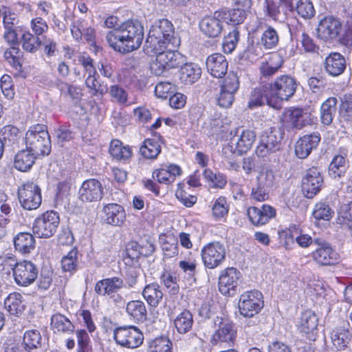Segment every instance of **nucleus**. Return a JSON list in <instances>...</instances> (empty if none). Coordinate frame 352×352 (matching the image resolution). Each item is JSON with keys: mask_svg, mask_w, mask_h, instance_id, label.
<instances>
[{"mask_svg": "<svg viewBox=\"0 0 352 352\" xmlns=\"http://www.w3.org/2000/svg\"><path fill=\"white\" fill-rule=\"evenodd\" d=\"M144 36V27L141 22L128 20L118 28L108 32L106 39L115 51L126 54L139 49Z\"/></svg>", "mask_w": 352, "mask_h": 352, "instance_id": "obj_1", "label": "nucleus"}, {"mask_svg": "<svg viewBox=\"0 0 352 352\" xmlns=\"http://www.w3.org/2000/svg\"><path fill=\"white\" fill-rule=\"evenodd\" d=\"M180 43L173 23L162 19L151 25L144 45L145 53L165 50L167 47H177Z\"/></svg>", "mask_w": 352, "mask_h": 352, "instance_id": "obj_2", "label": "nucleus"}, {"mask_svg": "<svg viewBox=\"0 0 352 352\" xmlns=\"http://www.w3.org/2000/svg\"><path fill=\"white\" fill-rule=\"evenodd\" d=\"M25 142L26 148L38 156L47 155L50 153V137L44 124L30 126L26 132Z\"/></svg>", "mask_w": 352, "mask_h": 352, "instance_id": "obj_3", "label": "nucleus"}, {"mask_svg": "<svg viewBox=\"0 0 352 352\" xmlns=\"http://www.w3.org/2000/svg\"><path fill=\"white\" fill-rule=\"evenodd\" d=\"M250 22L246 24L248 31V46L243 52V58L251 63L256 62L263 55L262 48L258 43V30L261 24L258 18L250 12Z\"/></svg>", "mask_w": 352, "mask_h": 352, "instance_id": "obj_4", "label": "nucleus"}, {"mask_svg": "<svg viewBox=\"0 0 352 352\" xmlns=\"http://www.w3.org/2000/svg\"><path fill=\"white\" fill-rule=\"evenodd\" d=\"M59 223V214L54 210H48L34 219L32 231L38 238L49 239L56 232Z\"/></svg>", "mask_w": 352, "mask_h": 352, "instance_id": "obj_5", "label": "nucleus"}, {"mask_svg": "<svg viewBox=\"0 0 352 352\" xmlns=\"http://www.w3.org/2000/svg\"><path fill=\"white\" fill-rule=\"evenodd\" d=\"M176 47H167L165 50L146 53L148 55H156L155 60L151 63V70L156 76L162 75L166 71L179 66V54L175 52Z\"/></svg>", "mask_w": 352, "mask_h": 352, "instance_id": "obj_6", "label": "nucleus"}, {"mask_svg": "<svg viewBox=\"0 0 352 352\" xmlns=\"http://www.w3.org/2000/svg\"><path fill=\"white\" fill-rule=\"evenodd\" d=\"M214 324L218 329L214 332L210 339L212 345L219 346H230L234 342L236 331L233 324L221 316L214 318Z\"/></svg>", "mask_w": 352, "mask_h": 352, "instance_id": "obj_7", "label": "nucleus"}, {"mask_svg": "<svg viewBox=\"0 0 352 352\" xmlns=\"http://www.w3.org/2000/svg\"><path fill=\"white\" fill-rule=\"evenodd\" d=\"M113 338L117 344L121 346L135 349L142 344L144 336L138 327L124 326L114 330Z\"/></svg>", "mask_w": 352, "mask_h": 352, "instance_id": "obj_8", "label": "nucleus"}, {"mask_svg": "<svg viewBox=\"0 0 352 352\" xmlns=\"http://www.w3.org/2000/svg\"><path fill=\"white\" fill-rule=\"evenodd\" d=\"M271 98L287 100L295 93L297 84L296 80L287 75L276 78L274 82L267 85Z\"/></svg>", "mask_w": 352, "mask_h": 352, "instance_id": "obj_9", "label": "nucleus"}, {"mask_svg": "<svg viewBox=\"0 0 352 352\" xmlns=\"http://www.w3.org/2000/svg\"><path fill=\"white\" fill-rule=\"evenodd\" d=\"M18 196L21 206L25 210H36L41 204V189L32 182H27L19 188Z\"/></svg>", "mask_w": 352, "mask_h": 352, "instance_id": "obj_10", "label": "nucleus"}, {"mask_svg": "<svg viewBox=\"0 0 352 352\" xmlns=\"http://www.w3.org/2000/svg\"><path fill=\"white\" fill-rule=\"evenodd\" d=\"M239 76L233 71L229 73L224 80L220 92L216 95L217 104L222 108L230 107L234 100V94L239 88Z\"/></svg>", "mask_w": 352, "mask_h": 352, "instance_id": "obj_11", "label": "nucleus"}, {"mask_svg": "<svg viewBox=\"0 0 352 352\" xmlns=\"http://www.w3.org/2000/svg\"><path fill=\"white\" fill-rule=\"evenodd\" d=\"M264 302L263 295L258 290H252L243 294V317L250 318L248 326L256 325L258 322L255 316L263 308Z\"/></svg>", "mask_w": 352, "mask_h": 352, "instance_id": "obj_12", "label": "nucleus"}, {"mask_svg": "<svg viewBox=\"0 0 352 352\" xmlns=\"http://www.w3.org/2000/svg\"><path fill=\"white\" fill-rule=\"evenodd\" d=\"M204 265L209 269L218 267L224 261L226 250L219 242H212L203 247L201 252Z\"/></svg>", "mask_w": 352, "mask_h": 352, "instance_id": "obj_13", "label": "nucleus"}, {"mask_svg": "<svg viewBox=\"0 0 352 352\" xmlns=\"http://www.w3.org/2000/svg\"><path fill=\"white\" fill-rule=\"evenodd\" d=\"M38 267L34 263L24 260L18 263L14 268L13 276L16 285L28 287L38 278Z\"/></svg>", "mask_w": 352, "mask_h": 352, "instance_id": "obj_14", "label": "nucleus"}, {"mask_svg": "<svg viewBox=\"0 0 352 352\" xmlns=\"http://www.w3.org/2000/svg\"><path fill=\"white\" fill-rule=\"evenodd\" d=\"M316 249L311 253L313 260L320 265H331L338 261V254L332 248L331 245L319 238H315Z\"/></svg>", "mask_w": 352, "mask_h": 352, "instance_id": "obj_15", "label": "nucleus"}, {"mask_svg": "<svg viewBox=\"0 0 352 352\" xmlns=\"http://www.w3.org/2000/svg\"><path fill=\"white\" fill-rule=\"evenodd\" d=\"M281 138L280 132L278 129H273L264 132L261 136L259 144L256 147V155L263 157L278 151Z\"/></svg>", "mask_w": 352, "mask_h": 352, "instance_id": "obj_16", "label": "nucleus"}, {"mask_svg": "<svg viewBox=\"0 0 352 352\" xmlns=\"http://www.w3.org/2000/svg\"><path fill=\"white\" fill-rule=\"evenodd\" d=\"M323 183V177L317 168L308 169L302 179V188L305 197L312 199L320 192Z\"/></svg>", "mask_w": 352, "mask_h": 352, "instance_id": "obj_17", "label": "nucleus"}, {"mask_svg": "<svg viewBox=\"0 0 352 352\" xmlns=\"http://www.w3.org/2000/svg\"><path fill=\"white\" fill-rule=\"evenodd\" d=\"M240 277V272L234 267L223 270L219 278V292L225 296H234L236 292Z\"/></svg>", "mask_w": 352, "mask_h": 352, "instance_id": "obj_18", "label": "nucleus"}, {"mask_svg": "<svg viewBox=\"0 0 352 352\" xmlns=\"http://www.w3.org/2000/svg\"><path fill=\"white\" fill-rule=\"evenodd\" d=\"M102 186L98 180L95 179L85 181L78 190V197L82 202L98 201L102 199Z\"/></svg>", "mask_w": 352, "mask_h": 352, "instance_id": "obj_19", "label": "nucleus"}, {"mask_svg": "<svg viewBox=\"0 0 352 352\" xmlns=\"http://www.w3.org/2000/svg\"><path fill=\"white\" fill-rule=\"evenodd\" d=\"M206 66L212 76L222 78L228 72V62L222 54L214 53L206 58Z\"/></svg>", "mask_w": 352, "mask_h": 352, "instance_id": "obj_20", "label": "nucleus"}, {"mask_svg": "<svg viewBox=\"0 0 352 352\" xmlns=\"http://www.w3.org/2000/svg\"><path fill=\"white\" fill-rule=\"evenodd\" d=\"M276 214L275 208L267 204L263 205L261 208L250 207L247 210L250 221L256 226L267 223L270 219L275 217Z\"/></svg>", "mask_w": 352, "mask_h": 352, "instance_id": "obj_21", "label": "nucleus"}, {"mask_svg": "<svg viewBox=\"0 0 352 352\" xmlns=\"http://www.w3.org/2000/svg\"><path fill=\"white\" fill-rule=\"evenodd\" d=\"M320 135L318 132L305 135L300 138L295 146V153L300 159L307 157L313 149L316 148L320 142Z\"/></svg>", "mask_w": 352, "mask_h": 352, "instance_id": "obj_22", "label": "nucleus"}, {"mask_svg": "<svg viewBox=\"0 0 352 352\" xmlns=\"http://www.w3.org/2000/svg\"><path fill=\"white\" fill-rule=\"evenodd\" d=\"M347 151L342 149L340 153L336 155L328 168V175L334 179H338L344 176L349 168V160H347Z\"/></svg>", "mask_w": 352, "mask_h": 352, "instance_id": "obj_23", "label": "nucleus"}, {"mask_svg": "<svg viewBox=\"0 0 352 352\" xmlns=\"http://www.w3.org/2000/svg\"><path fill=\"white\" fill-rule=\"evenodd\" d=\"M341 28L340 21L332 16L322 19L318 26V36L322 40L333 39L338 36Z\"/></svg>", "mask_w": 352, "mask_h": 352, "instance_id": "obj_24", "label": "nucleus"}, {"mask_svg": "<svg viewBox=\"0 0 352 352\" xmlns=\"http://www.w3.org/2000/svg\"><path fill=\"white\" fill-rule=\"evenodd\" d=\"M102 212L104 221L114 226H121L126 219L124 208L117 204H109L103 206Z\"/></svg>", "mask_w": 352, "mask_h": 352, "instance_id": "obj_25", "label": "nucleus"}, {"mask_svg": "<svg viewBox=\"0 0 352 352\" xmlns=\"http://www.w3.org/2000/svg\"><path fill=\"white\" fill-rule=\"evenodd\" d=\"M318 318L316 315L310 310L304 311L300 317V321L298 325V330L307 336L310 340H314L318 331Z\"/></svg>", "mask_w": 352, "mask_h": 352, "instance_id": "obj_26", "label": "nucleus"}, {"mask_svg": "<svg viewBox=\"0 0 352 352\" xmlns=\"http://www.w3.org/2000/svg\"><path fill=\"white\" fill-rule=\"evenodd\" d=\"M346 66L344 56L338 52H332L326 57L324 62V70L331 76H338L345 70Z\"/></svg>", "mask_w": 352, "mask_h": 352, "instance_id": "obj_27", "label": "nucleus"}, {"mask_svg": "<svg viewBox=\"0 0 352 352\" xmlns=\"http://www.w3.org/2000/svg\"><path fill=\"white\" fill-rule=\"evenodd\" d=\"M124 285L122 279L114 276L98 281L94 290L98 295L110 296L117 293Z\"/></svg>", "mask_w": 352, "mask_h": 352, "instance_id": "obj_28", "label": "nucleus"}, {"mask_svg": "<svg viewBox=\"0 0 352 352\" xmlns=\"http://www.w3.org/2000/svg\"><path fill=\"white\" fill-rule=\"evenodd\" d=\"M221 14L216 11L212 17H205L201 21L200 30L208 37H216L220 34L222 30Z\"/></svg>", "mask_w": 352, "mask_h": 352, "instance_id": "obj_29", "label": "nucleus"}, {"mask_svg": "<svg viewBox=\"0 0 352 352\" xmlns=\"http://www.w3.org/2000/svg\"><path fill=\"white\" fill-rule=\"evenodd\" d=\"M265 102L272 106V98L270 96L268 87L263 85L252 90L248 102V107L250 109H254L263 106Z\"/></svg>", "mask_w": 352, "mask_h": 352, "instance_id": "obj_30", "label": "nucleus"}, {"mask_svg": "<svg viewBox=\"0 0 352 352\" xmlns=\"http://www.w3.org/2000/svg\"><path fill=\"white\" fill-rule=\"evenodd\" d=\"M182 173L181 168L176 164H170L157 169L153 173V178H156L161 184H169L173 183L177 176Z\"/></svg>", "mask_w": 352, "mask_h": 352, "instance_id": "obj_31", "label": "nucleus"}, {"mask_svg": "<svg viewBox=\"0 0 352 352\" xmlns=\"http://www.w3.org/2000/svg\"><path fill=\"white\" fill-rule=\"evenodd\" d=\"M142 295L148 305L153 308L160 305L164 296L161 287L156 283H149L144 286Z\"/></svg>", "mask_w": 352, "mask_h": 352, "instance_id": "obj_32", "label": "nucleus"}, {"mask_svg": "<svg viewBox=\"0 0 352 352\" xmlns=\"http://www.w3.org/2000/svg\"><path fill=\"white\" fill-rule=\"evenodd\" d=\"M34 236L29 232H20L14 238V245L16 251L23 254L30 253L35 248Z\"/></svg>", "mask_w": 352, "mask_h": 352, "instance_id": "obj_33", "label": "nucleus"}, {"mask_svg": "<svg viewBox=\"0 0 352 352\" xmlns=\"http://www.w3.org/2000/svg\"><path fill=\"white\" fill-rule=\"evenodd\" d=\"M126 311L137 322H143L147 319V309L142 300H133L128 302L126 305Z\"/></svg>", "mask_w": 352, "mask_h": 352, "instance_id": "obj_34", "label": "nucleus"}, {"mask_svg": "<svg viewBox=\"0 0 352 352\" xmlns=\"http://www.w3.org/2000/svg\"><path fill=\"white\" fill-rule=\"evenodd\" d=\"M51 327L55 333L70 334L75 330V327L71 320L60 313L52 315Z\"/></svg>", "mask_w": 352, "mask_h": 352, "instance_id": "obj_35", "label": "nucleus"}, {"mask_svg": "<svg viewBox=\"0 0 352 352\" xmlns=\"http://www.w3.org/2000/svg\"><path fill=\"white\" fill-rule=\"evenodd\" d=\"M36 156V154H34L27 148L25 150H21L15 155L14 167L20 171H27L34 164Z\"/></svg>", "mask_w": 352, "mask_h": 352, "instance_id": "obj_36", "label": "nucleus"}, {"mask_svg": "<svg viewBox=\"0 0 352 352\" xmlns=\"http://www.w3.org/2000/svg\"><path fill=\"white\" fill-rule=\"evenodd\" d=\"M4 306L8 311L14 316L21 314L25 307L22 295L16 292L8 295L4 300Z\"/></svg>", "mask_w": 352, "mask_h": 352, "instance_id": "obj_37", "label": "nucleus"}, {"mask_svg": "<svg viewBox=\"0 0 352 352\" xmlns=\"http://www.w3.org/2000/svg\"><path fill=\"white\" fill-rule=\"evenodd\" d=\"M201 69L197 65L186 63L179 71V78L185 84H192L201 76Z\"/></svg>", "mask_w": 352, "mask_h": 352, "instance_id": "obj_38", "label": "nucleus"}, {"mask_svg": "<svg viewBox=\"0 0 352 352\" xmlns=\"http://www.w3.org/2000/svg\"><path fill=\"white\" fill-rule=\"evenodd\" d=\"M193 324V317L191 312L184 309L174 319V325L178 333L185 334L190 331Z\"/></svg>", "mask_w": 352, "mask_h": 352, "instance_id": "obj_39", "label": "nucleus"}, {"mask_svg": "<svg viewBox=\"0 0 352 352\" xmlns=\"http://www.w3.org/2000/svg\"><path fill=\"white\" fill-rule=\"evenodd\" d=\"M109 151L117 160H126L132 155L131 148L129 146H124L119 140H113L111 142Z\"/></svg>", "mask_w": 352, "mask_h": 352, "instance_id": "obj_40", "label": "nucleus"}, {"mask_svg": "<svg viewBox=\"0 0 352 352\" xmlns=\"http://www.w3.org/2000/svg\"><path fill=\"white\" fill-rule=\"evenodd\" d=\"M350 340L351 333L344 326L337 327L331 333V341L338 350L345 349Z\"/></svg>", "mask_w": 352, "mask_h": 352, "instance_id": "obj_41", "label": "nucleus"}, {"mask_svg": "<svg viewBox=\"0 0 352 352\" xmlns=\"http://www.w3.org/2000/svg\"><path fill=\"white\" fill-rule=\"evenodd\" d=\"M337 99L329 98L322 104L320 109L321 122L324 125H329L333 119L336 112Z\"/></svg>", "mask_w": 352, "mask_h": 352, "instance_id": "obj_42", "label": "nucleus"}, {"mask_svg": "<svg viewBox=\"0 0 352 352\" xmlns=\"http://www.w3.org/2000/svg\"><path fill=\"white\" fill-rule=\"evenodd\" d=\"M41 342L42 336L38 329L27 330L23 334V345L26 351L41 347Z\"/></svg>", "mask_w": 352, "mask_h": 352, "instance_id": "obj_43", "label": "nucleus"}, {"mask_svg": "<svg viewBox=\"0 0 352 352\" xmlns=\"http://www.w3.org/2000/svg\"><path fill=\"white\" fill-rule=\"evenodd\" d=\"M283 60L278 54L271 55L269 61L262 62L260 66L261 74L265 76L274 75L282 66Z\"/></svg>", "mask_w": 352, "mask_h": 352, "instance_id": "obj_44", "label": "nucleus"}, {"mask_svg": "<svg viewBox=\"0 0 352 352\" xmlns=\"http://www.w3.org/2000/svg\"><path fill=\"white\" fill-rule=\"evenodd\" d=\"M235 3L237 8L228 11H219L221 14L222 21L234 26V28H236V25H239L242 23V10L239 7V1L236 0Z\"/></svg>", "mask_w": 352, "mask_h": 352, "instance_id": "obj_45", "label": "nucleus"}, {"mask_svg": "<svg viewBox=\"0 0 352 352\" xmlns=\"http://www.w3.org/2000/svg\"><path fill=\"white\" fill-rule=\"evenodd\" d=\"M160 152L159 142L153 139H146L140 148V155L146 159H155Z\"/></svg>", "mask_w": 352, "mask_h": 352, "instance_id": "obj_46", "label": "nucleus"}, {"mask_svg": "<svg viewBox=\"0 0 352 352\" xmlns=\"http://www.w3.org/2000/svg\"><path fill=\"white\" fill-rule=\"evenodd\" d=\"M21 43L23 50L33 54L41 46L42 41L30 32H25L21 36Z\"/></svg>", "mask_w": 352, "mask_h": 352, "instance_id": "obj_47", "label": "nucleus"}, {"mask_svg": "<svg viewBox=\"0 0 352 352\" xmlns=\"http://www.w3.org/2000/svg\"><path fill=\"white\" fill-rule=\"evenodd\" d=\"M22 56L23 52L20 50L19 46H11L4 52L5 59L17 71H20L22 68Z\"/></svg>", "mask_w": 352, "mask_h": 352, "instance_id": "obj_48", "label": "nucleus"}, {"mask_svg": "<svg viewBox=\"0 0 352 352\" xmlns=\"http://www.w3.org/2000/svg\"><path fill=\"white\" fill-rule=\"evenodd\" d=\"M56 87L60 91L61 95L69 96L75 103L78 102L81 98L82 93L80 89L76 86H74L62 80H58L56 82Z\"/></svg>", "mask_w": 352, "mask_h": 352, "instance_id": "obj_49", "label": "nucleus"}, {"mask_svg": "<svg viewBox=\"0 0 352 352\" xmlns=\"http://www.w3.org/2000/svg\"><path fill=\"white\" fill-rule=\"evenodd\" d=\"M294 11L303 19H310L314 16L316 10L311 0H298L294 6Z\"/></svg>", "mask_w": 352, "mask_h": 352, "instance_id": "obj_50", "label": "nucleus"}, {"mask_svg": "<svg viewBox=\"0 0 352 352\" xmlns=\"http://www.w3.org/2000/svg\"><path fill=\"white\" fill-rule=\"evenodd\" d=\"M19 129L12 126L7 125L0 130V140L5 142V146H12L17 142L19 139Z\"/></svg>", "mask_w": 352, "mask_h": 352, "instance_id": "obj_51", "label": "nucleus"}, {"mask_svg": "<svg viewBox=\"0 0 352 352\" xmlns=\"http://www.w3.org/2000/svg\"><path fill=\"white\" fill-rule=\"evenodd\" d=\"M85 85L93 96L102 97L108 91L107 86L100 84L96 76H87Z\"/></svg>", "mask_w": 352, "mask_h": 352, "instance_id": "obj_52", "label": "nucleus"}, {"mask_svg": "<svg viewBox=\"0 0 352 352\" xmlns=\"http://www.w3.org/2000/svg\"><path fill=\"white\" fill-rule=\"evenodd\" d=\"M334 212L329 205L325 202L317 203L314 208L312 215L316 220L329 221L333 216Z\"/></svg>", "mask_w": 352, "mask_h": 352, "instance_id": "obj_53", "label": "nucleus"}, {"mask_svg": "<svg viewBox=\"0 0 352 352\" xmlns=\"http://www.w3.org/2000/svg\"><path fill=\"white\" fill-rule=\"evenodd\" d=\"M111 97V100L118 104H126L128 102V92L119 85H111L107 91Z\"/></svg>", "mask_w": 352, "mask_h": 352, "instance_id": "obj_54", "label": "nucleus"}, {"mask_svg": "<svg viewBox=\"0 0 352 352\" xmlns=\"http://www.w3.org/2000/svg\"><path fill=\"white\" fill-rule=\"evenodd\" d=\"M290 121L293 126L297 129H301L309 123L310 116L303 112L301 109H293L289 111Z\"/></svg>", "mask_w": 352, "mask_h": 352, "instance_id": "obj_55", "label": "nucleus"}, {"mask_svg": "<svg viewBox=\"0 0 352 352\" xmlns=\"http://www.w3.org/2000/svg\"><path fill=\"white\" fill-rule=\"evenodd\" d=\"M240 37V31L238 28H234L227 36L225 37L222 48L226 54L231 53L236 47Z\"/></svg>", "mask_w": 352, "mask_h": 352, "instance_id": "obj_56", "label": "nucleus"}, {"mask_svg": "<svg viewBox=\"0 0 352 352\" xmlns=\"http://www.w3.org/2000/svg\"><path fill=\"white\" fill-rule=\"evenodd\" d=\"M204 177L210 182L212 187L217 188H222L226 184V178L220 173H213L210 169H206L204 171Z\"/></svg>", "mask_w": 352, "mask_h": 352, "instance_id": "obj_57", "label": "nucleus"}, {"mask_svg": "<svg viewBox=\"0 0 352 352\" xmlns=\"http://www.w3.org/2000/svg\"><path fill=\"white\" fill-rule=\"evenodd\" d=\"M278 42V36L276 31L272 27H269L262 34L261 43L265 49L270 50L276 46Z\"/></svg>", "mask_w": 352, "mask_h": 352, "instance_id": "obj_58", "label": "nucleus"}, {"mask_svg": "<svg viewBox=\"0 0 352 352\" xmlns=\"http://www.w3.org/2000/svg\"><path fill=\"white\" fill-rule=\"evenodd\" d=\"M148 253L142 245L135 241L129 242L126 248V255L131 261H136L142 255L146 256Z\"/></svg>", "mask_w": 352, "mask_h": 352, "instance_id": "obj_59", "label": "nucleus"}, {"mask_svg": "<svg viewBox=\"0 0 352 352\" xmlns=\"http://www.w3.org/2000/svg\"><path fill=\"white\" fill-rule=\"evenodd\" d=\"M172 342L166 337L155 338L150 345V352H172Z\"/></svg>", "mask_w": 352, "mask_h": 352, "instance_id": "obj_60", "label": "nucleus"}, {"mask_svg": "<svg viewBox=\"0 0 352 352\" xmlns=\"http://www.w3.org/2000/svg\"><path fill=\"white\" fill-rule=\"evenodd\" d=\"M228 210L229 206L227 203L226 197H219L214 201V203L212 206V215L216 219L222 218L228 214Z\"/></svg>", "mask_w": 352, "mask_h": 352, "instance_id": "obj_61", "label": "nucleus"}, {"mask_svg": "<svg viewBox=\"0 0 352 352\" xmlns=\"http://www.w3.org/2000/svg\"><path fill=\"white\" fill-rule=\"evenodd\" d=\"M77 250H72L61 261L62 268L65 272H73L77 267Z\"/></svg>", "mask_w": 352, "mask_h": 352, "instance_id": "obj_62", "label": "nucleus"}, {"mask_svg": "<svg viewBox=\"0 0 352 352\" xmlns=\"http://www.w3.org/2000/svg\"><path fill=\"white\" fill-rule=\"evenodd\" d=\"M18 263H16L15 257L12 256H0V272L3 274L9 275L11 272L14 274V268Z\"/></svg>", "mask_w": 352, "mask_h": 352, "instance_id": "obj_63", "label": "nucleus"}, {"mask_svg": "<svg viewBox=\"0 0 352 352\" xmlns=\"http://www.w3.org/2000/svg\"><path fill=\"white\" fill-rule=\"evenodd\" d=\"M342 116L348 121H352V95L346 94L342 98L340 107Z\"/></svg>", "mask_w": 352, "mask_h": 352, "instance_id": "obj_64", "label": "nucleus"}]
</instances>
